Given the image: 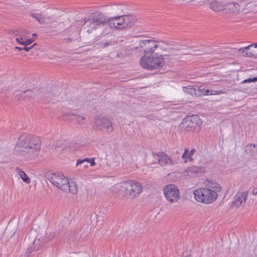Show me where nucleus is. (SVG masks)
Masks as SVG:
<instances>
[{"mask_svg":"<svg viewBox=\"0 0 257 257\" xmlns=\"http://www.w3.org/2000/svg\"><path fill=\"white\" fill-rule=\"evenodd\" d=\"M249 49H245V47H244V48H239L238 49V52L240 53V54H243V56H247L248 57H252L254 56V54H253V52H247V51H246L245 52V54L244 55V51H247V50H248Z\"/></svg>","mask_w":257,"mask_h":257,"instance_id":"c85d7f7f","label":"nucleus"},{"mask_svg":"<svg viewBox=\"0 0 257 257\" xmlns=\"http://www.w3.org/2000/svg\"><path fill=\"white\" fill-rule=\"evenodd\" d=\"M25 40L22 37H19L18 36L16 39V41H17V42L22 45H24V44H25V43H24Z\"/></svg>","mask_w":257,"mask_h":257,"instance_id":"c756f323","label":"nucleus"},{"mask_svg":"<svg viewBox=\"0 0 257 257\" xmlns=\"http://www.w3.org/2000/svg\"><path fill=\"white\" fill-rule=\"evenodd\" d=\"M183 89L184 92L191 95H199L200 94V90H202L200 87L190 85L183 87Z\"/></svg>","mask_w":257,"mask_h":257,"instance_id":"a211bd4d","label":"nucleus"},{"mask_svg":"<svg viewBox=\"0 0 257 257\" xmlns=\"http://www.w3.org/2000/svg\"><path fill=\"white\" fill-rule=\"evenodd\" d=\"M128 181L116 184L111 187V191L114 193H127L128 189Z\"/></svg>","mask_w":257,"mask_h":257,"instance_id":"ddd939ff","label":"nucleus"},{"mask_svg":"<svg viewBox=\"0 0 257 257\" xmlns=\"http://www.w3.org/2000/svg\"><path fill=\"white\" fill-rule=\"evenodd\" d=\"M16 173L22 180L26 184H29L31 182L30 178L27 176V175L21 169L17 168L16 169Z\"/></svg>","mask_w":257,"mask_h":257,"instance_id":"412c9836","label":"nucleus"},{"mask_svg":"<svg viewBox=\"0 0 257 257\" xmlns=\"http://www.w3.org/2000/svg\"><path fill=\"white\" fill-rule=\"evenodd\" d=\"M245 152L250 156H253L257 152V148L254 144H248L244 147Z\"/></svg>","mask_w":257,"mask_h":257,"instance_id":"4be33fe9","label":"nucleus"},{"mask_svg":"<svg viewBox=\"0 0 257 257\" xmlns=\"http://www.w3.org/2000/svg\"><path fill=\"white\" fill-rule=\"evenodd\" d=\"M67 189H63V191L66 192H69L72 194H76L77 192V187L76 183L73 181L70 182L68 181V183H66Z\"/></svg>","mask_w":257,"mask_h":257,"instance_id":"aec40b11","label":"nucleus"},{"mask_svg":"<svg viewBox=\"0 0 257 257\" xmlns=\"http://www.w3.org/2000/svg\"><path fill=\"white\" fill-rule=\"evenodd\" d=\"M18 37H22L23 38H24L25 40H26V38H27V36H26L24 34H23V33H20L18 35Z\"/></svg>","mask_w":257,"mask_h":257,"instance_id":"c9c22d12","label":"nucleus"},{"mask_svg":"<svg viewBox=\"0 0 257 257\" xmlns=\"http://www.w3.org/2000/svg\"><path fill=\"white\" fill-rule=\"evenodd\" d=\"M257 81L256 77H253V78H248L243 80L242 83H250Z\"/></svg>","mask_w":257,"mask_h":257,"instance_id":"2f4dec72","label":"nucleus"},{"mask_svg":"<svg viewBox=\"0 0 257 257\" xmlns=\"http://www.w3.org/2000/svg\"><path fill=\"white\" fill-rule=\"evenodd\" d=\"M66 118L65 119L69 121H73L76 123L84 124L86 123V120L85 118L79 115L76 114H69L66 116Z\"/></svg>","mask_w":257,"mask_h":257,"instance_id":"dca6fc26","label":"nucleus"},{"mask_svg":"<svg viewBox=\"0 0 257 257\" xmlns=\"http://www.w3.org/2000/svg\"><path fill=\"white\" fill-rule=\"evenodd\" d=\"M128 195L132 198L138 196L143 190L141 183L138 181H128Z\"/></svg>","mask_w":257,"mask_h":257,"instance_id":"9b49d317","label":"nucleus"},{"mask_svg":"<svg viewBox=\"0 0 257 257\" xmlns=\"http://www.w3.org/2000/svg\"><path fill=\"white\" fill-rule=\"evenodd\" d=\"M217 90H210V94L211 95H216L217 94Z\"/></svg>","mask_w":257,"mask_h":257,"instance_id":"4c0bfd02","label":"nucleus"},{"mask_svg":"<svg viewBox=\"0 0 257 257\" xmlns=\"http://www.w3.org/2000/svg\"><path fill=\"white\" fill-rule=\"evenodd\" d=\"M183 123L187 131H192L199 128L202 124V121L198 115H193L184 118Z\"/></svg>","mask_w":257,"mask_h":257,"instance_id":"6e6552de","label":"nucleus"},{"mask_svg":"<svg viewBox=\"0 0 257 257\" xmlns=\"http://www.w3.org/2000/svg\"><path fill=\"white\" fill-rule=\"evenodd\" d=\"M108 20L106 16L101 13H94L89 17V19L85 23L86 26L88 27L87 32L90 33L93 29H97L102 27L106 26V22Z\"/></svg>","mask_w":257,"mask_h":257,"instance_id":"39448f33","label":"nucleus"},{"mask_svg":"<svg viewBox=\"0 0 257 257\" xmlns=\"http://www.w3.org/2000/svg\"><path fill=\"white\" fill-rule=\"evenodd\" d=\"M122 21L123 27V29L125 28H130L133 26L135 23V20L133 16H122Z\"/></svg>","mask_w":257,"mask_h":257,"instance_id":"6ab92c4d","label":"nucleus"},{"mask_svg":"<svg viewBox=\"0 0 257 257\" xmlns=\"http://www.w3.org/2000/svg\"><path fill=\"white\" fill-rule=\"evenodd\" d=\"M256 79H257V77H256Z\"/></svg>","mask_w":257,"mask_h":257,"instance_id":"a18cd8bd","label":"nucleus"},{"mask_svg":"<svg viewBox=\"0 0 257 257\" xmlns=\"http://www.w3.org/2000/svg\"><path fill=\"white\" fill-rule=\"evenodd\" d=\"M88 159H84L82 160H78L76 165H80L83 169H85L88 167Z\"/></svg>","mask_w":257,"mask_h":257,"instance_id":"cd10ccee","label":"nucleus"},{"mask_svg":"<svg viewBox=\"0 0 257 257\" xmlns=\"http://www.w3.org/2000/svg\"><path fill=\"white\" fill-rule=\"evenodd\" d=\"M192 155L189 153V150L187 148H185L184 152L182 155V159L184 160V162L186 163L188 161L192 162L194 160L192 158Z\"/></svg>","mask_w":257,"mask_h":257,"instance_id":"393cba45","label":"nucleus"},{"mask_svg":"<svg viewBox=\"0 0 257 257\" xmlns=\"http://www.w3.org/2000/svg\"><path fill=\"white\" fill-rule=\"evenodd\" d=\"M195 152H196V150L194 149H193L191 151H189V153H190L191 155L193 156Z\"/></svg>","mask_w":257,"mask_h":257,"instance_id":"ea45409f","label":"nucleus"},{"mask_svg":"<svg viewBox=\"0 0 257 257\" xmlns=\"http://www.w3.org/2000/svg\"><path fill=\"white\" fill-rule=\"evenodd\" d=\"M206 185L207 187L212 190V191H215V193L220 190L221 187L219 184L215 182H211L207 181L206 182Z\"/></svg>","mask_w":257,"mask_h":257,"instance_id":"b1692460","label":"nucleus"},{"mask_svg":"<svg viewBox=\"0 0 257 257\" xmlns=\"http://www.w3.org/2000/svg\"><path fill=\"white\" fill-rule=\"evenodd\" d=\"M157 159L162 166L173 165V163L170 157L163 152H159L157 154Z\"/></svg>","mask_w":257,"mask_h":257,"instance_id":"4468645a","label":"nucleus"},{"mask_svg":"<svg viewBox=\"0 0 257 257\" xmlns=\"http://www.w3.org/2000/svg\"><path fill=\"white\" fill-rule=\"evenodd\" d=\"M32 36L33 37H36L37 36V35L36 34H35V33H34V34H33Z\"/></svg>","mask_w":257,"mask_h":257,"instance_id":"c03bdc74","label":"nucleus"},{"mask_svg":"<svg viewBox=\"0 0 257 257\" xmlns=\"http://www.w3.org/2000/svg\"><path fill=\"white\" fill-rule=\"evenodd\" d=\"M15 49H18L19 51H22V50H23V48H22V47H15Z\"/></svg>","mask_w":257,"mask_h":257,"instance_id":"37998d69","label":"nucleus"},{"mask_svg":"<svg viewBox=\"0 0 257 257\" xmlns=\"http://www.w3.org/2000/svg\"><path fill=\"white\" fill-rule=\"evenodd\" d=\"M210 89H206L205 92V94L206 95H211L210 94Z\"/></svg>","mask_w":257,"mask_h":257,"instance_id":"a19ab883","label":"nucleus"},{"mask_svg":"<svg viewBox=\"0 0 257 257\" xmlns=\"http://www.w3.org/2000/svg\"><path fill=\"white\" fill-rule=\"evenodd\" d=\"M141 66L144 69L153 70L162 67L165 63V59L163 55L157 53L152 54L151 56H144L140 60Z\"/></svg>","mask_w":257,"mask_h":257,"instance_id":"7ed1b4c3","label":"nucleus"},{"mask_svg":"<svg viewBox=\"0 0 257 257\" xmlns=\"http://www.w3.org/2000/svg\"><path fill=\"white\" fill-rule=\"evenodd\" d=\"M195 200L204 204H209L215 201L218 195L215 191L210 189L199 188L193 191Z\"/></svg>","mask_w":257,"mask_h":257,"instance_id":"20e7f679","label":"nucleus"},{"mask_svg":"<svg viewBox=\"0 0 257 257\" xmlns=\"http://www.w3.org/2000/svg\"><path fill=\"white\" fill-rule=\"evenodd\" d=\"M30 16L35 18L41 24L46 23V18L44 15L40 14H31Z\"/></svg>","mask_w":257,"mask_h":257,"instance_id":"a878e982","label":"nucleus"},{"mask_svg":"<svg viewBox=\"0 0 257 257\" xmlns=\"http://www.w3.org/2000/svg\"><path fill=\"white\" fill-rule=\"evenodd\" d=\"M40 147L41 141L39 137L23 134L19 138L14 153L20 159L29 161L38 155Z\"/></svg>","mask_w":257,"mask_h":257,"instance_id":"f257e3e1","label":"nucleus"},{"mask_svg":"<svg viewBox=\"0 0 257 257\" xmlns=\"http://www.w3.org/2000/svg\"><path fill=\"white\" fill-rule=\"evenodd\" d=\"M95 126L96 128L100 130L105 131L108 133H111L113 131V128L111 121L104 117H98L94 122Z\"/></svg>","mask_w":257,"mask_h":257,"instance_id":"1a4fd4ad","label":"nucleus"},{"mask_svg":"<svg viewBox=\"0 0 257 257\" xmlns=\"http://www.w3.org/2000/svg\"><path fill=\"white\" fill-rule=\"evenodd\" d=\"M47 179L54 186L63 191L67 189L66 183H68V179L60 172H48L46 174Z\"/></svg>","mask_w":257,"mask_h":257,"instance_id":"423d86ee","label":"nucleus"},{"mask_svg":"<svg viewBox=\"0 0 257 257\" xmlns=\"http://www.w3.org/2000/svg\"><path fill=\"white\" fill-rule=\"evenodd\" d=\"M37 45L36 43H34L32 46L31 47H28L27 46H25L23 48V50L26 51V52H29L31 49H32L33 48H34L36 45Z\"/></svg>","mask_w":257,"mask_h":257,"instance_id":"473e14b6","label":"nucleus"},{"mask_svg":"<svg viewBox=\"0 0 257 257\" xmlns=\"http://www.w3.org/2000/svg\"><path fill=\"white\" fill-rule=\"evenodd\" d=\"M88 163H90L91 166H93L95 164L94 159L93 158L90 159H88Z\"/></svg>","mask_w":257,"mask_h":257,"instance_id":"72a5a7b5","label":"nucleus"},{"mask_svg":"<svg viewBox=\"0 0 257 257\" xmlns=\"http://www.w3.org/2000/svg\"><path fill=\"white\" fill-rule=\"evenodd\" d=\"M210 8L213 11L220 12L225 10V4L222 2L214 0L210 3Z\"/></svg>","mask_w":257,"mask_h":257,"instance_id":"f3484780","label":"nucleus"},{"mask_svg":"<svg viewBox=\"0 0 257 257\" xmlns=\"http://www.w3.org/2000/svg\"><path fill=\"white\" fill-rule=\"evenodd\" d=\"M139 44L142 50L146 53H153L159 46L157 42L154 40H141L139 42Z\"/></svg>","mask_w":257,"mask_h":257,"instance_id":"9d476101","label":"nucleus"},{"mask_svg":"<svg viewBox=\"0 0 257 257\" xmlns=\"http://www.w3.org/2000/svg\"><path fill=\"white\" fill-rule=\"evenodd\" d=\"M109 45H110V43L109 42H106L105 43L101 44V46H103V47H106L109 46Z\"/></svg>","mask_w":257,"mask_h":257,"instance_id":"58836bf2","label":"nucleus"},{"mask_svg":"<svg viewBox=\"0 0 257 257\" xmlns=\"http://www.w3.org/2000/svg\"><path fill=\"white\" fill-rule=\"evenodd\" d=\"M122 16L114 17L109 19L107 21V24L110 28L115 29H123Z\"/></svg>","mask_w":257,"mask_h":257,"instance_id":"f8f14e48","label":"nucleus"},{"mask_svg":"<svg viewBox=\"0 0 257 257\" xmlns=\"http://www.w3.org/2000/svg\"><path fill=\"white\" fill-rule=\"evenodd\" d=\"M163 192L167 200L171 203L176 202L180 198L179 189L174 184L166 185L164 188Z\"/></svg>","mask_w":257,"mask_h":257,"instance_id":"0eeeda50","label":"nucleus"},{"mask_svg":"<svg viewBox=\"0 0 257 257\" xmlns=\"http://www.w3.org/2000/svg\"><path fill=\"white\" fill-rule=\"evenodd\" d=\"M247 195V191L242 190L238 192L234 197L233 205L236 206H240L243 202H245Z\"/></svg>","mask_w":257,"mask_h":257,"instance_id":"2eb2a0df","label":"nucleus"},{"mask_svg":"<svg viewBox=\"0 0 257 257\" xmlns=\"http://www.w3.org/2000/svg\"><path fill=\"white\" fill-rule=\"evenodd\" d=\"M60 88L57 86L47 87L39 89H35L33 90H28L22 91L18 97L17 99H28L35 98L37 96L38 98H49L54 96H57L59 93Z\"/></svg>","mask_w":257,"mask_h":257,"instance_id":"f03ea898","label":"nucleus"},{"mask_svg":"<svg viewBox=\"0 0 257 257\" xmlns=\"http://www.w3.org/2000/svg\"><path fill=\"white\" fill-rule=\"evenodd\" d=\"M34 41V39H27V38H26V40H25V44H24V46H27L28 45H29L30 44H31Z\"/></svg>","mask_w":257,"mask_h":257,"instance_id":"7c9ffc66","label":"nucleus"},{"mask_svg":"<svg viewBox=\"0 0 257 257\" xmlns=\"http://www.w3.org/2000/svg\"><path fill=\"white\" fill-rule=\"evenodd\" d=\"M225 10H227L230 13L237 12L239 10V5L236 3H230L225 4Z\"/></svg>","mask_w":257,"mask_h":257,"instance_id":"5701e85b","label":"nucleus"},{"mask_svg":"<svg viewBox=\"0 0 257 257\" xmlns=\"http://www.w3.org/2000/svg\"><path fill=\"white\" fill-rule=\"evenodd\" d=\"M216 92H217V95L225 93V91L223 89L220 90H217Z\"/></svg>","mask_w":257,"mask_h":257,"instance_id":"e433bc0d","label":"nucleus"},{"mask_svg":"<svg viewBox=\"0 0 257 257\" xmlns=\"http://www.w3.org/2000/svg\"><path fill=\"white\" fill-rule=\"evenodd\" d=\"M253 47L254 48H257V43L251 44L247 47H245L246 49H249L250 48Z\"/></svg>","mask_w":257,"mask_h":257,"instance_id":"f704fd0d","label":"nucleus"},{"mask_svg":"<svg viewBox=\"0 0 257 257\" xmlns=\"http://www.w3.org/2000/svg\"><path fill=\"white\" fill-rule=\"evenodd\" d=\"M202 171V168L198 167L197 166H192L188 168L187 170V172L191 173L192 174H197Z\"/></svg>","mask_w":257,"mask_h":257,"instance_id":"bb28decb","label":"nucleus"},{"mask_svg":"<svg viewBox=\"0 0 257 257\" xmlns=\"http://www.w3.org/2000/svg\"><path fill=\"white\" fill-rule=\"evenodd\" d=\"M252 193L253 194V195H255L257 194V189H253L252 191Z\"/></svg>","mask_w":257,"mask_h":257,"instance_id":"79ce46f5","label":"nucleus"}]
</instances>
